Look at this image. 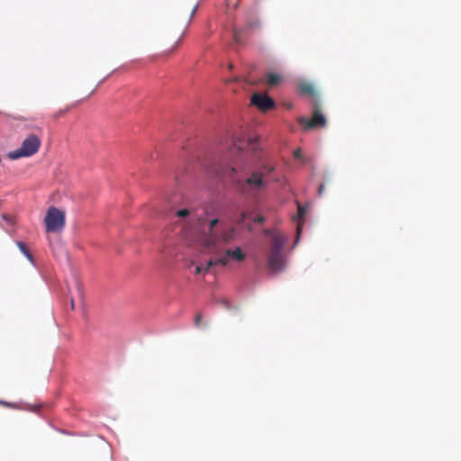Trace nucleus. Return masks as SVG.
Masks as SVG:
<instances>
[{
	"instance_id": "13",
	"label": "nucleus",
	"mask_w": 461,
	"mask_h": 461,
	"mask_svg": "<svg viewBox=\"0 0 461 461\" xmlns=\"http://www.w3.org/2000/svg\"><path fill=\"white\" fill-rule=\"evenodd\" d=\"M190 215H192V219H194V221H195L196 218L203 217V215H197V214L192 213L191 211L188 209H179L178 211L176 212V216L180 219L186 218Z\"/></svg>"
},
{
	"instance_id": "6",
	"label": "nucleus",
	"mask_w": 461,
	"mask_h": 461,
	"mask_svg": "<svg viewBox=\"0 0 461 461\" xmlns=\"http://www.w3.org/2000/svg\"><path fill=\"white\" fill-rule=\"evenodd\" d=\"M225 246H221L216 252H212L218 258L221 267H227L230 261L241 262L245 259V253L240 247H236L235 249H224Z\"/></svg>"
},
{
	"instance_id": "17",
	"label": "nucleus",
	"mask_w": 461,
	"mask_h": 461,
	"mask_svg": "<svg viewBox=\"0 0 461 461\" xmlns=\"http://www.w3.org/2000/svg\"><path fill=\"white\" fill-rule=\"evenodd\" d=\"M297 160H301V163H303V165H310L312 163L313 158L312 157L303 156L298 158Z\"/></svg>"
},
{
	"instance_id": "16",
	"label": "nucleus",
	"mask_w": 461,
	"mask_h": 461,
	"mask_svg": "<svg viewBox=\"0 0 461 461\" xmlns=\"http://www.w3.org/2000/svg\"><path fill=\"white\" fill-rule=\"evenodd\" d=\"M217 265H221L218 262V258L215 259L211 258L210 260H208L206 262V266L203 267V268H205V271H210V268H212V267L217 266Z\"/></svg>"
},
{
	"instance_id": "20",
	"label": "nucleus",
	"mask_w": 461,
	"mask_h": 461,
	"mask_svg": "<svg viewBox=\"0 0 461 461\" xmlns=\"http://www.w3.org/2000/svg\"><path fill=\"white\" fill-rule=\"evenodd\" d=\"M233 40H235L236 42H240V31H233Z\"/></svg>"
},
{
	"instance_id": "7",
	"label": "nucleus",
	"mask_w": 461,
	"mask_h": 461,
	"mask_svg": "<svg viewBox=\"0 0 461 461\" xmlns=\"http://www.w3.org/2000/svg\"><path fill=\"white\" fill-rule=\"evenodd\" d=\"M262 172H253L245 181L240 182V188L243 193L258 192L266 185Z\"/></svg>"
},
{
	"instance_id": "11",
	"label": "nucleus",
	"mask_w": 461,
	"mask_h": 461,
	"mask_svg": "<svg viewBox=\"0 0 461 461\" xmlns=\"http://www.w3.org/2000/svg\"><path fill=\"white\" fill-rule=\"evenodd\" d=\"M305 213H306V207L301 203L297 204V216H295V218H294V221H295L297 222V227H296L297 236H300V233L302 230V226L303 225V221H304L303 218H304Z\"/></svg>"
},
{
	"instance_id": "19",
	"label": "nucleus",
	"mask_w": 461,
	"mask_h": 461,
	"mask_svg": "<svg viewBox=\"0 0 461 461\" xmlns=\"http://www.w3.org/2000/svg\"><path fill=\"white\" fill-rule=\"evenodd\" d=\"M293 156H294V158L298 159V158L303 157L304 155L302 153L301 149H297L294 150Z\"/></svg>"
},
{
	"instance_id": "15",
	"label": "nucleus",
	"mask_w": 461,
	"mask_h": 461,
	"mask_svg": "<svg viewBox=\"0 0 461 461\" xmlns=\"http://www.w3.org/2000/svg\"><path fill=\"white\" fill-rule=\"evenodd\" d=\"M262 169L265 170L263 173V176L271 175L275 171V166L271 164H264L262 165Z\"/></svg>"
},
{
	"instance_id": "9",
	"label": "nucleus",
	"mask_w": 461,
	"mask_h": 461,
	"mask_svg": "<svg viewBox=\"0 0 461 461\" xmlns=\"http://www.w3.org/2000/svg\"><path fill=\"white\" fill-rule=\"evenodd\" d=\"M251 104L263 113H266L275 107L274 100L267 97L266 95L255 94L251 97Z\"/></svg>"
},
{
	"instance_id": "10",
	"label": "nucleus",
	"mask_w": 461,
	"mask_h": 461,
	"mask_svg": "<svg viewBox=\"0 0 461 461\" xmlns=\"http://www.w3.org/2000/svg\"><path fill=\"white\" fill-rule=\"evenodd\" d=\"M299 90H300V93L312 97V104H315V101L320 104L315 86L312 84H311L307 81L301 82L299 84Z\"/></svg>"
},
{
	"instance_id": "27",
	"label": "nucleus",
	"mask_w": 461,
	"mask_h": 461,
	"mask_svg": "<svg viewBox=\"0 0 461 461\" xmlns=\"http://www.w3.org/2000/svg\"><path fill=\"white\" fill-rule=\"evenodd\" d=\"M194 12H195V7L192 8V11H191V17L194 14Z\"/></svg>"
},
{
	"instance_id": "5",
	"label": "nucleus",
	"mask_w": 461,
	"mask_h": 461,
	"mask_svg": "<svg viewBox=\"0 0 461 461\" xmlns=\"http://www.w3.org/2000/svg\"><path fill=\"white\" fill-rule=\"evenodd\" d=\"M299 123L301 127L303 128L304 131H310L315 128H324L325 124V117L321 113L320 110V103L315 101V104H312V118L301 117L299 120Z\"/></svg>"
},
{
	"instance_id": "8",
	"label": "nucleus",
	"mask_w": 461,
	"mask_h": 461,
	"mask_svg": "<svg viewBox=\"0 0 461 461\" xmlns=\"http://www.w3.org/2000/svg\"><path fill=\"white\" fill-rule=\"evenodd\" d=\"M235 145L239 148V150L247 149L252 153L255 158L262 159V146H260V140L258 136H254L247 139L246 140H238Z\"/></svg>"
},
{
	"instance_id": "2",
	"label": "nucleus",
	"mask_w": 461,
	"mask_h": 461,
	"mask_svg": "<svg viewBox=\"0 0 461 461\" xmlns=\"http://www.w3.org/2000/svg\"><path fill=\"white\" fill-rule=\"evenodd\" d=\"M286 242V238L281 232H275L271 236L270 252L267 256V267L273 273H278L284 270L285 267V258L283 255V248Z\"/></svg>"
},
{
	"instance_id": "14",
	"label": "nucleus",
	"mask_w": 461,
	"mask_h": 461,
	"mask_svg": "<svg viewBox=\"0 0 461 461\" xmlns=\"http://www.w3.org/2000/svg\"><path fill=\"white\" fill-rule=\"evenodd\" d=\"M17 247L20 249L21 252L23 253L24 257L29 259V261L32 262V255L29 251L28 248L25 246L23 241H17Z\"/></svg>"
},
{
	"instance_id": "21",
	"label": "nucleus",
	"mask_w": 461,
	"mask_h": 461,
	"mask_svg": "<svg viewBox=\"0 0 461 461\" xmlns=\"http://www.w3.org/2000/svg\"><path fill=\"white\" fill-rule=\"evenodd\" d=\"M203 266L195 267V274L206 273Z\"/></svg>"
},
{
	"instance_id": "18",
	"label": "nucleus",
	"mask_w": 461,
	"mask_h": 461,
	"mask_svg": "<svg viewBox=\"0 0 461 461\" xmlns=\"http://www.w3.org/2000/svg\"><path fill=\"white\" fill-rule=\"evenodd\" d=\"M202 320H203L202 313L195 314V316H194V325L197 326V327H200L202 325Z\"/></svg>"
},
{
	"instance_id": "3",
	"label": "nucleus",
	"mask_w": 461,
	"mask_h": 461,
	"mask_svg": "<svg viewBox=\"0 0 461 461\" xmlns=\"http://www.w3.org/2000/svg\"><path fill=\"white\" fill-rule=\"evenodd\" d=\"M45 230L49 233H58L66 225V215L63 211L55 206L49 207L44 217Z\"/></svg>"
},
{
	"instance_id": "25",
	"label": "nucleus",
	"mask_w": 461,
	"mask_h": 461,
	"mask_svg": "<svg viewBox=\"0 0 461 461\" xmlns=\"http://www.w3.org/2000/svg\"><path fill=\"white\" fill-rule=\"evenodd\" d=\"M77 292H78V294H82V291H81V285H77Z\"/></svg>"
},
{
	"instance_id": "24",
	"label": "nucleus",
	"mask_w": 461,
	"mask_h": 461,
	"mask_svg": "<svg viewBox=\"0 0 461 461\" xmlns=\"http://www.w3.org/2000/svg\"><path fill=\"white\" fill-rule=\"evenodd\" d=\"M245 219H246V213L245 212H241L239 223L243 222Z\"/></svg>"
},
{
	"instance_id": "1",
	"label": "nucleus",
	"mask_w": 461,
	"mask_h": 461,
	"mask_svg": "<svg viewBox=\"0 0 461 461\" xmlns=\"http://www.w3.org/2000/svg\"><path fill=\"white\" fill-rule=\"evenodd\" d=\"M190 239L199 244L210 253H215L221 246L231 243L236 238V230L227 228L223 221L217 218L207 219L198 217L191 228Z\"/></svg>"
},
{
	"instance_id": "23",
	"label": "nucleus",
	"mask_w": 461,
	"mask_h": 461,
	"mask_svg": "<svg viewBox=\"0 0 461 461\" xmlns=\"http://www.w3.org/2000/svg\"><path fill=\"white\" fill-rule=\"evenodd\" d=\"M255 222L262 223L264 221L263 216H258L254 220Z\"/></svg>"
},
{
	"instance_id": "4",
	"label": "nucleus",
	"mask_w": 461,
	"mask_h": 461,
	"mask_svg": "<svg viewBox=\"0 0 461 461\" xmlns=\"http://www.w3.org/2000/svg\"><path fill=\"white\" fill-rule=\"evenodd\" d=\"M40 138L33 134H30L27 138H25L23 142H22L20 149L9 152V154H7V158L14 160L23 157H31L36 154V152L40 149Z\"/></svg>"
},
{
	"instance_id": "26",
	"label": "nucleus",
	"mask_w": 461,
	"mask_h": 461,
	"mask_svg": "<svg viewBox=\"0 0 461 461\" xmlns=\"http://www.w3.org/2000/svg\"><path fill=\"white\" fill-rule=\"evenodd\" d=\"M71 309H74V299H70Z\"/></svg>"
},
{
	"instance_id": "22",
	"label": "nucleus",
	"mask_w": 461,
	"mask_h": 461,
	"mask_svg": "<svg viewBox=\"0 0 461 461\" xmlns=\"http://www.w3.org/2000/svg\"><path fill=\"white\" fill-rule=\"evenodd\" d=\"M323 192H324V184H320L319 190H318L319 195L323 194Z\"/></svg>"
},
{
	"instance_id": "12",
	"label": "nucleus",
	"mask_w": 461,
	"mask_h": 461,
	"mask_svg": "<svg viewBox=\"0 0 461 461\" xmlns=\"http://www.w3.org/2000/svg\"><path fill=\"white\" fill-rule=\"evenodd\" d=\"M282 82V77L280 74L269 73L267 77V86L273 87L280 85Z\"/></svg>"
}]
</instances>
